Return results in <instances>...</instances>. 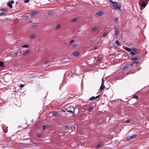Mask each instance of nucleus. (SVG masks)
Wrapping results in <instances>:
<instances>
[{"label":"nucleus","instance_id":"f257e3e1","mask_svg":"<svg viewBox=\"0 0 149 149\" xmlns=\"http://www.w3.org/2000/svg\"><path fill=\"white\" fill-rule=\"evenodd\" d=\"M109 2L112 3L111 5L113 7V8L115 10H120L121 8L120 3L117 2H114L112 0H109Z\"/></svg>","mask_w":149,"mask_h":149},{"label":"nucleus","instance_id":"f03ea898","mask_svg":"<svg viewBox=\"0 0 149 149\" xmlns=\"http://www.w3.org/2000/svg\"><path fill=\"white\" fill-rule=\"evenodd\" d=\"M104 13L101 11H99L97 12L95 14V15L97 17H98L103 15H104Z\"/></svg>","mask_w":149,"mask_h":149},{"label":"nucleus","instance_id":"7ed1b4c3","mask_svg":"<svg viewBox=\"0 0 149 149\" xmlns=\"http://www.w3.org/2000/svg\"><path fill=\"white\" fill-rule=\"evenodd\" d=\"M141 2V1H140V2H139L140 5L142 7H145L147 5V3L144 2Z\"/></svg>","mask_w":149,"mask_h":149},{"label":"nucleus","instance_id":"20e7f679","mask_svg":"<svg viewBox=\"0 0 149 149\" xmlns=\"http://www.w3.org/2000/svg\"><path fill=\"white\" fill-rule=\"evenodd\" d=\"M136 136L137 135L136 134H133L132 136L128 137L127 139L128 140H131L135 138Z\"/></svg>","mask_w":149,"mask_h":149},{"label":"nucleus","instance_id":"39448f33","mask_svg":"<svg viewBox=\"0 0 149 149\" xmlns=\"http://www.w3.org/2000/svg\"><path fill=\"white\" fill-rule=\"evenodd\" d=\"M2 128L3 131L6 133L8 131V127L5 126L4 125H2Z\"/></svg>","mask_w":149,"mask_h":149},{"label":"nucleus","instance_id":"423d86ee","mask_svg":"<svg viewBox=\"0 0 149 149\" xmlns=\"http://www.w3.org/2000/svg\"><path fill=\"white\" fill-rule=\"evenodd\" d=\"M139 64H140L138 61H134L131 64V66H137L139 65Z\"/></svg>","mask_w":149,"mask_h":149},{"label":"nucleus","instance_id":"0eeeda50","mask_svg":"<svg viewBox=\"0 0 149 149\" xmlns=\"http://www.w3.org/2000/svg\"><path fill=\"white\" fill-rule=\"evenodd\" d=\"M99 29L98 27V26H96L93 27L91 29V32H93Z\"/></svg>","mask_w":149,"mask_h":149},{"label":"nucleus","instance_id":"6e6552de","mask_svg":"<svg viewBox=\"0 0 149 149\" xmlns=\"http://www.w3.org/2000/svg\"><path fill=\"white\" fill-rule=\"evenodd\" d=\"M115 34L116 36H117L118 35L119 33V30L118 28L117 27H115Z\"/></svg>","mask_w":149,"mask_h":149},{"label":"nucleus","instance_id":"1a4fd4ad","mask_svg":"<svg viewBox=\"0 0 149 149\" xmlns=\"http://www.w3.org/2000/svg\"><path fill=\"white\" fill-rule=\"evenodd\" d=\"M30 52V50H28L26 51L25 52H24L22 54V55H24V56L26 55H28Z\"/></svg>","mask_w":149,"mask_h":149},{"label":"nucleus","instance_id":"9d476101","mask_svg":"<svg viewBox=\"0 0 149 149\" xmlns=\"http://www.w3.org/2000/svg\"><path fill=\"white\" fill-rule=\"evenodd\" d=\"M103 57H99L97 60V62H100L103 61Z\"/></svg>","mask_w":149,"mask_h":149},{"label":"nucleus","instance_id":"9b49d317","mask_svg":"<svg viewBox=\"0 0 149 149\" xmlns=\"http://www.w3.org/2000/svg\"><path fill=\"white\" fill-rule=\"evenodd\" d=\"M139 59V57L136 56L135 57L132 58H131V60L133 61H136L138 60Z\"/></svg>","mask_w":149,"mask_h":149},{"label":"nucleus","instance_id":"f8f14e48","mask_svg":"<svg viewBox=\"0 0 149 149\" xmlns=\"http://www.w3.org/2000/svg\"><path fill=\"white\" fill-rule=\"evenodd\" d=\"M36 35L35 34H33L31 35L30 36L29 38L30 39H33L35 38V37H36Z\"/></svg>","mask_w":149,"mask_h":149},{"label":"nucleus","instance_id":"ddd939ff","mask_svg":"<svg viewBox=\"0 0 149 149\" xmlns=\"http://www.w3.org/2000/svg\"><path fill=\"white\" fill-rule=\"evenodd\" d=\"M73 54L76 56H78L79 54V53L78 52H76L73 53Z\"/></svg>","mask_w":149,"mask_h":149},{"label":"nucleus","instance_id":"4468645a","mask_svg":"<svg viewBox=\"0 0 149 149\" xmlns=\"http://www.w3.org/2000/svg\"><path fill=\"white\" fill-rule=\"evenodd\" d=\"M129 68V67L127 65H125L123 68V70H125Z\"/></svg>","mask_w":149,"mask_h":149},{"label":"nucleus","instance_id":"2eb2a0df","mask_svg":"<svg viewBox=\"0 0 149 149\" xmlns=\"http://www.w3.org/2000/svg\"><path fill=\"white\" fill-rule=\"evenodd\" d=\"M103 144L102 143L98 144L96 146V148H98L102 146H103Z\"/></svg>","mask_w":149,"mask_h":149},{"label":"nucleus","instance_id":"dca6fc26","mask_svg":"<svg viewBox=\"0 0 149 149\" xmlns=\"http://www.w3.org/2000/svg\"><path fill=\"white\" fill-rule=\"evenodd\" d=\"M125 49L128 52H130L132 51V49L128 47H125Z\"/></svg>","mask_w":149,"mask_h":149},{"label":"nucleus","instance_id":"f3484780","mask_svg":"<svg viewBox=\"0 0 149 149\" xmlns=\"http://www.w3.org/2000/svg\"><path fill=\"white\" fill-rule=\"evenodd\" d=\"M132 50L133 51L135 52L136 54L137 53L138 49H137L135 48H133Z\"/></svg>","mask_w":149,"mask_h":149},{"label":"nucleus","instance_id":"a211bd4d","mask_svg":"<svg viewBox=\"0 0 149 149\" xmlns=\"http://www.w3.org/2000/svg\"><path fill=\"white\" fill-rule=\"evenodd\" d=\"M7 6L10 8H12L13 7L11 4L10 2H8L7 3Z\"/></svg>","mask_w":149,"mask_h":149},{"label":"nucleus","instance_id":"6ab92c4d","mask_svg":"<svg viewBox=\"0 0 149 149\" xmlns=\"http://www.w3.org/2000/svg\"><path fill=\"white\" fill-rule=\"evenodd\" d=\"M105 88V86L104 85V84H101V85L100 87V90H103L104 88Z\"/></svg>","mask_w":149,"mask_h":149},{"label":"nucleus","instance_id":"aec40b11","mask_svg":"<svg viewBox=\"0 0 149 149\" xmlns=\"http://www.w3.org/2000/svg\"><path fill=\"white\" fill-rule=\"evenodd\" d=\"M4 63L2 61L0 62V66L2 67H5V66L3 65Z\"/></svg>","mask_w":149,"mask_h":149},{"label":"nucleus","instance_id":"412c9836","mask_svg":"<svg viewBox=\"0 0 149 149\" xmlns=\"http://www.w3.org/2000/svg\"><path fill=\"white\" fill-rule=\"evenodd\" d=\"M100 48V47L99 46H98L97 45H96L94 47L93 49L94 50H95L96 49H98L99 48Z\"/></svg>","mask_w":149,"mask_h":149},{"label":"nucleus","instance_id":"4be33fe9","mask_svg":"<svg viewBox=\"0 0 149 149\" xmlns=\"http://www.w3.org/2000/svg\"><path fill=\"white\" fill-rule=\"evenodd\" d=\"M3 12V13H4V14H5V13L7 12L8 11V10L7 9H3L1 10Z\"/></svg>","mask_w":149,"mask_h":149},{"label":"nucleus","instance_id":"5701e85b","mask_svg":"<svg viewBox=\"0 0 149 149\" xmlns=\"http://www.w3.org/2000/svg\"><path fill=\"white\" fill-rule=\"evenodd\" d=\"M78 46V44H76L73 45L72 46V48H74L76 47H77Z\"/></svg>","mask_w":149,"mask_h":149},{"label":"nucleus","instance_id":"b1692460","mask_svg":"<svg viewBox=\"0 0 149 149\" xmlns=\"http://www.w3.org/2000/svg\"><path fill=\"white\" fill-rule=\"evenodd\" d=\"M29 47V46L27 45H24L22 46V48H27Z\"/></svg>","mask_w":149,"mask_h":149},{"label":"nucleus","instance_id":"393cba45","mask_svg":"<svg viewBox=\"0 0 149 149\" xmlns=\"http://www.w3.org/2000/svg\"><path fill=\"white\" fill-rule=\"evenodd\" d=\"M94 99H95V97L94 96H93V97H91L90 99H89V100H94Z\"/></svg>","mask_w":149,"mask_h":149},{"label":"nucleus","instance_id":"a878e982","mask_svg":"<svg viewBox=\"0 0 149 149\" xmlns=\"http://www.w3.org/2000/svg\"><path fill=\"white\" fill-rule=\"evenodd\" d=\"M4 13H3V12L1 10H0V15H4Z\"/></svg>","mask_w":149,"mask_h":149},{"label":"nucleus","instance_id":"bb28decb","mask_svg":"<svg viewBox=\"0 0 149 149\" xmlns=\"http://www.w3.org/2000/svg\"><path fill=\"white\" fill-rule=\"evenodd\" d=\"M60 25L58 24L56 26V29L57 30L58 29H59L60 28Z\"/></svg>","mask_w":149,"mask_h":149},{"label":"nucleus","instance_id":"cd10ccee","mask_svg":"<svg viewBox=\"0 0 149 149\" xmlns=\"http://www.w3.org/2000/svg\"><path fill=\"white\" fill-rule=\"evenodd\" d=\"M42 135L41 134H38L37 135V136L39 137H42Z\"/></svg>","mask_w":149,"mask_h":149},{"label":"nucleus","instance_id":"c85d7f7f","mask_svg":"<svg viewBox=\"0 0 149 149\" xmlns=\"http://www.w3.org/2000/svg\"><path fill=\"white\" fill-rule=\"evenodd\" d=\"M19 54V53L18 52H15L13 55V56L14 57H15L17 56Z\"/></svg>","mask_w":149,"mask_h":149},{"label":"nucleus","instance_id":"c756f323","mask_svg":"<svg viewBox=\"0 0 149 149\" xmlns=\"http://www.w3.org/2000/svg\"><path fill=\"white\" fill-rule=\"evenodd\" d=\"M36 12L33 11L31 13V15H32L34 16L36 15Z\"/></svg>","mask_w":149,"mask_h":149},{"label":"nucleus","instance_id":"7c9ffc66","mask_svg":"<svg viewBox=\"0 0 149 149\" xmlns=\"http://www.w3.org/2000/svg\"><path fill=\"white\" fill-rule=\"evenodd\" d=\"M52 115L53 116H56L57 114V112L56 111H54L52 113Z\"/></svg>","mask_w":149,"mask_h":149},{"label":"nucleus","instance_id":"2f4dec72","mask_svg":"<svg viewBox=\"0 0 149 149\" xmlns=\"http://www.w3.org/2000/svg\"><path fill=\"white\" fill-rule=\"evenodd\" d=\"M93 109V107H91L89 108V111L90 112H91Z\"/></svg>","mask_w":149,"mask_h":149},{"label":"nucleus","instance_id":"473e14b6","mask_svg":"<svg viewBox=\"0 0 149 149\" xmlns=\"http://www.w3.org/2000/svg\"><path fill=\"white\" fill-rule=\"evenodd\" d=\"M49 62L48 61L45 62V65L47 66H48L49 65Z\"/></svg>","mask_w":149,"mask_h":149},{"label":"nucleus","instance_id":"72a5a7b5","mask_svg":"<svg viewBox=\"0 0 149 149\" xmlns=\"http://www.w3.org/2000/svg\"><path fill=\"white\" fill-rule=\"evenodd\" d=\"M116 43L118 45H120V43H119V41L118 40H116Z\"/></svg>","mask_w":149,"mask_h":149},{"label":"nucleus","instance_id":"f704fd0d","mask_svg":"<svg viewBox=\"0 0 149 149\" xmlns=\"http://www.w3.org/2000/svg\"><path fill=\"white\" fill-rule=\"evenodd\" d=\"M131 122V120H128L125 121V122L126 123H128Z\"/></svg>","mask_w":149,"mask_h":149},{"label":"nucleus","instance_id":"c9c22d12","mask_svg":"<svg viewBox=\"0 0 149 149\" xmlns=\"http://www.w3.org/2000/svg\"><path fill=\"white\" fill-rule=\"evenodd\" d=\"M67 111L68 112L70 113H73V111L71 110H67Z\"/></svg>","mask_w":149,"mask_h":149},{"label":"nucleus","instance_id":"e433bc0d","mask_svg":"<svg viewBox=\"0 0 149 149\" xmlns=\"http://www.w3.org/2000/svg\"><path fill=\"white\" fill-rule=\"evenodd\" d=\"M133 97L134 98H135L136 99H137L138 98V96L136 95H134L133 96Z\"/></svg>","mask_w":149,"mask_h":149},{"label":"nucleus","instance_id":"4c0bfd02","mask_svg":"<svg viewBox=\"0 0 149 149\" xmlns=\"http://www.w3.org/2000/svg\"><path fill=\"white\" fill-rule=\"evenodd\" d=\"M77 20V18H75V19H72V22H74L76 20Z\"/></svg>","mask_w":149,"mask_h":149},{"label":"nucleus","instance_id":"58836bf2","mask_svg":"<svg viewBox=\"0 0 149 149\" xmlns=\"http://www.w3.org/2000/svg\"><path fill=\"white\" fill-rule=\"evenodd\" d=\"M108 33L107 32H105L103 34V36H106L107 34Z\"/></svg>","mask_w":149,"mask_h":149},{"label":"nucleus","instance_id":"ea45409f","mask_svg":"<svg viewBox=\"0 0 149 149\" xmlns=\"http://www.w3.org/2000/svg\"><path fill=\"white\" fill-rule=\"evenodd\" d=\"M24 85L23 84H21L19 85V87L20 88H23L24 87Z\"/></svg>","mask_w":149,"mask_h":149},{"label":"nucleus","instance_id":"a19ab883","mask_svg":"<svg viewBox=\"0 0 149 149\" xmlns=\"http://www.w3.org/2000/svg\"><path fill=\"white\" fill-rule=\"evenodd\" d=\"M29 0H25L24 1V2L25 3H28L29 2Z\"/></svg>","mask_w":149,"mask_h":149},{"label":"nucleus","instance_id":"79ce46f5","mask_svg":"<svg viewBox=\"0 0 149 149\" xmlns=\"http://www.w3.org/2000/svg\"><path fill=\"white\" fill-rule=\"evenodd\" d=\"M131 53V54H132V55H135L136 54V53L135 52H133V51Z\"/></svg>","mask_w":149,"mask_h":149},{"label":"nucleus","instance_id":"37998d69","mask_svg":"<svg viewBox=\"0 0 149 149\" xmlns=\"http://www.w3.org/2000/svg\"><path fill=\"white\" fill-rule=\"evenodd\" d=\"M102 85L104 84V80L103 78H102Z\"/></svg>","mask_w":149,"mask_h":149},{"label":"nucleus","instance_id":"c03bdc74","mask_svg":"<svg viewBox=\"0 0 149 149\" xmlns=\"http://www.w3.org/2000/svg\"><path fill=\"white\" fill-rule=\"evenodd\" d=\"M47 127V126L46 125H44L43 127V129L44 130H45V128Z\"/></svg>","mask_w":149,"mask_h":149},{"label":"nucleus","instance_id":"a18cd8bd","mask_svg":"<svg viewBox=\"0 0 149 149\" xmlns=\"http://www.w3.org/2000/svg\"><path fill=\"white\" fill-rule=\"evenodd\" d=\"M100 95H99L97 96L96 97H95V99H98V98L100 96Z\"/></svg>","mask_w":149,"mask_h":149},{"label":"nucleus","instance_id":"49530a36","mask_svg":"<svg viewBox=\"0 0 149 149\" xmlns=\"http://www.w3.org/2000/svg\"><path fill=\"white\" fill-rule=\"evenodd\" d=\"M11 4L13 3H14V1L13 0L11 1H10L9 2Z\"/></svg>","mask_w":149,"mask_h":149},{"label":"nucleus","instance_id":"de8ad7c7","mask_svg":"<svg viewBox=\"0 0 149 149\" xmlns=\"http://www.w3.org/2000/svg\"><path fill=\"white\" fill-rule=\"evenodd\" d=\"M65 127L67 128H68L69 127V126L68 125H65Z\"/></svg>","mask_w":149,"mask_h":149},{"label":"nucleus","instance_id":"09e8293b","mask_svg":"<svg viewBox=\"0 0 149 149\" xmlns=\"http://www.w3.org/2000/svg\"><path fill=\"white\" fill-rule=\"evenodd\" d=\"M74 40H71L70 42V43H73V42H74Z\"/></svg>","mask_w":149,"mask_h":149},{"label":"nucleus","instance_id":"8fccbe9b","mask_svg":"<svg viewBox=\"0 0 149 149\" xmlns=\"http://www.w3.org/2000/svg\"><path fill=\"white\" fill-rule=\"evenodd\" d=\"M90 42H93V41H92V40H91L90 41Z\"/></svg>","mask_w":149,"mask_h":149},{"label":"nucleus","instance_id":"3c124183","mask_svg":"<svg viewBox=\"0 0 149 149\" xmlns=\"http://www.w3.org/2000/svg\"><path fill=\"white\" fill-rule=\"evenodd\" d=\"M94 104H95V105H95V103H94Z\"/></svg>","mask_w":149,"mask_h":149}]
</instances>
